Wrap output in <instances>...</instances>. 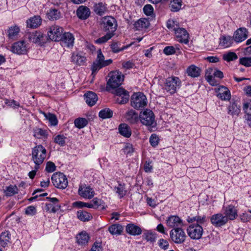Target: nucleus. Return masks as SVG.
<instances>
[{
    "instance_id": "f257e3e1",
    "label": "nucleus",
    "mask_w": 251,
    "mask_h": 251,
    "mask_svg": "<svg viewBox=\"0 0 251 251\" xmlns=\"http://www.w3.org/2000/svg\"><path fill=\"white\" fill-rule=\"evenodd\" d=\"M47 151L42 145H38L32 149V159L35 165L40 166L46 157Z\"/></svg>"
},
{
    "instance_id": "f03ea898",
    "label": "nucleus",
    "mask_w": 251,
    "mask_h": 251,
    "mask_svg": "<svg viewBox=\"0 0 251 251\" xmlns=\"http://www.w3.org/2000/svg\"><path fill=\"white\" fill-rule=\"evenodd\" d=\"M181 84V80L178 77H169L165 80L164 88L170 94H173L176 92L177 89L180 87Z\"/></svg>"
},
{
    "instance_id": "7ed1b4c3",
    "label": "nucleus",
    "mask_w": 251,
    "mask_h": 251,
    "mask_svg": "<svg viewBox=\"0 0 251 251\" xmlns=\"http://www.w3.org/2000/svg\"><path fill=\"white\" fill-rule=\"evenodd\" d=\"M101 25L104 31L114 34L117 28L116 19L110 16H105L101 19Z\"/></svg>"
},
{
    "instance_id": "20e7f679",
    "label": "nucleus",
    "mask_w": 251,
    "mask_h": 251,
    "mask_svg": "<svg viewBox=\"0 0 251 251\" xmlns=\"http://www.w3.org/2000/svg\"><path fill=\"white\" fill-rule=\"evenodd\" d=\"M146 96L141 92L134 93L131 98V105L136 109H140L147 105Z\"/></svg>"
},
{
    "instance_id": "39448f33",
    "label": "nucleus",
    "mask_w": 251,
    "mask_h": 251,
    "mask_svg": "<svg viewBox=\"0 0 251 251\" xmlns=\"http://www.w3.org/2000/svg\"><path fill=\"white\" fill-rule=\"evenodd\" d=\"M154 119L153 112L148 109L141 111L139 115V120L141 123L147 126H154L155 125Z\"/></svg>"
},
{
    "instance_id": "423d86ee",
    "label": "nucleus",
    "mask_w": 251,
    "mask_h": 251,
    "mask_svg": "<svg viewBox=\"0 0 251 251\" xmlns=\"http://www.w3.org/2000/svg\"><path fill=\"white\" fill-rule=\"evenodd\" d=\"M110 78L107 81V85L111 88H118L124 80V75L119 71H114L109 74Z\"/></svg>"
},
{
    "instance_id": "0eeeda50",
    "label": "nucleus",
    "mask_w": 251,
    "mask_h": 251,
    "mask_svg": "<svg viewBox=\"0 0 251 251\" xmlns=\"http://www.w3.org/2000/svg\"><path fill=\"white\" fill-rule=\"evenodd\" d=\"M51 179L53 185L58 188L64 189L68 185L67 178L63 173L60 172L54 173L52 175Z\"/></svg>"
},
{
    "instance_id": "6e6552de",
    "label": "nucleus",
    "mask_w": 251,
    "mask_h": 251,
    "mask_svg": "<svg viewBox=\"0 0 251 251\" xmlns=\"http://www.w3.org/2000/svg\"><path fill=\"white\" fill-rule=\"evenodd\" d=\"M171 240L176 244H180L184 243L186 240V235L181 227L173 229L170 232Z\"/></svg>"
},
{
    "instance_id": "1a4fd4ad",
    "label": "nucleus",
    "mask_w": 251,
    "mask_h": 251,
    "mask_svg": "<svg viewBox=\"0 0 251 251\" xmlns=\"http://www.w3.org/2000/svg\"><path fill=\"white\" fill-rule=\"evenodd\" d=\"M189 236L192 239H200L203 234V228L199 224H191L187 229Z\"/></svg>"
},
{
    "instance_id": "9d476101",
    "label": "nucleus",
    "mask_w": 251,
    "mask_h": 251,
    "mask_svg": "<svg viewBox=\"0 0 251 251\" xmlns=\"http://www.w3.org/2000/svg\"><path fill=\"white\" fill-rule=\"evenodd\" d=\"M63 28L57 25H52L50 26L48 32L49 38L52 41H59L63 34Z\"/></svg>"
},
{
    "instance_id": "9b49d317",
    "label": "nucleus",
    "mask_w": 251,
    "mask_h": 251,
    "mask_svg": "<svg viewBox=\"0 0 251 251\" xmlns=\"http://www.w3.org/2000/svg\"><path fill=\"white\" fill-rule=\"evenodd\" d=\"M71 62L77 66L85 65L87 58L85 55V53L81 51H74L72 53Z\"/></svg>"
},
{
    "instance_id": "f8f14e48",
    "label": "nucleus",
    "mask_w": 251,
    "mask_h": 251,
    "mask_svg": "<svg viewBox=\"0 0 251 251\" xmlns=\"http://www.w3.org/2000/svg\"><path fill=\"white\" fill-rule=\"evenodd\" d=\"M211 224L216 227H220L226 225L228 221L226 217L222 213L213 215L210 218Z\"/></svg>"
},
{
    "instance_id": "ddd939ff",
    "label": "nucleus",
    "mask_w": 251,
    "mask_h": 251,
    "mask_svg": "<svg viewBox=\"0 0 251 251\" xmlns=\"http://www.w3.org/2000/svg\"><path fill=\"white\" fill-rule=\"evenodd\" d=\"M11 50L14 53L25 54L27 52V47L24 41H20L12 45Z\"/></svg>"
},
{
    "instance_id": "4468645a",
    "label": "nucleus",
    "mask_w": 251,
    "mask_h": 251,
    "mask_svg": "<svg viewBox=\"0 0 251 251\" xmlns=\"http://www.w3.org/2000/svg\"><path fill=\"white\" fill-rule=\"evenodd\" d=\"M75 38L73 34L70 32H64L61 36V42L62 46L68 48H72L74 44Z\"/></svg>"
},
{
    "instance_id": "2eb2a0df",
    "label": "nucleus",
    "mask_w": 251,
    "mask_h": 251,
    "mask_svg": "<svg viewBox=\"0 0 251 251\" xmlns=\"http://www.w3.org/2000/svg\"><path fill=\"white\" fill-rule=\"evenodd\" d=\"M175 34L179 42L185 44L189 43V35L185 28L179 27Z\"/></svg>"
},
{
    "instance_id": "dca6fc26",
    "label": "nucleus",
    "mask_w": 251,
    "mask_h": 251,
    "mask_svg": "<svg viewBox=\"0 0 251 251\" xmlns=\"http://www.w3.org/2000/svg\"><path fill=\"white\" fill-rule=\"evenodd\" d=\"M166 224L170 228L181 227L183 226V222L179 217L172 216L166 220Z\"/></svg>"
},
{
    "instance_id": "f3484780",
    "label": "nucleus",
    "mask_w": 251,
    "mask_h": 251,
    "mask_svg": "<svg viewBox=\"0 0 251 251\" xmlns=\"http://www.w3.org/2000/svg\"><path fill=\"white\" fill-rule=\"evenodd\" d=\"M237 213V209L232 205H228L224 207V214L227 221L235 219L238 216Z\"/></svg>"
},
{
    "instance_id": "a211bd4d",
    "label": "nucleus",
    "mask_w": 251,
    "mask_h": 251,
    "mask_svg": "<svg viewBox=\"0 0 251 251\" xmlns=\"http://www.w3.org/2000/svg\"><path fill=\"white\" fill-rule=\"evenodd\" d=\"M248 30L246 28L240 27L236 30L233 35V38L236 42H241L248 37Z\"/></svg>"
},
{
    "instance_id": "6ab92c4d",
    "label": "nucleus",
    "mask_w": 251,
    "mask_h": 251,
    "mask_svg": "<svg viewBox=\"0 0 251 251\" xmlns=\"http://www.w3.org/2000/svg\"><path fill=\"white\" fill-rule=\"evenodd\" d=\"M25 37L30 42L34 43H41L44 38L43 34L41 32L37 31L27 33Z\"/></svg>"
},
{
    "instance_id": "aec40b11",
    "label": "nucleus",
    "mask_w": 251,
    "mask_h": 251,
    "mask_svg": "<svg viewBox=\"0 0 251 251\" xmlns=\"http://www.w3.org/2000/svg\"><path fill=\"white\" fill-rule=\"evenodd\" d=\"M217 97L222 100H228L231 97L229 90L226 87L221 86L216 90Z\"/></svg>"
},
{
    "instance_id": "412c9836",
    "label": "nucleus",
    "mask_w": 251,
    "mask_h": 251,
    "mask_svg": "<svg viewBox=\"0 0 251 251\" xmlns=\"http://www.w3.org/2000/svg\"><path fill=\"white\" fill-rule=\"evenodd\" d=\"M78 192L81 197L85 199H91L94 196V191L89 186H80Z\"/></svg>"
},
{
    "instance_id": "4be33fe9",
    "label": "nucleus",
    "mask_w": 251,
    "mask_h": 251,
    "mask_svg": "<svg viewBox=\"0 0 251 251\" xmlns=\"http://www.w3.org/2000/svg\"><path fill=\"white\" fill-rule=\"evenodd\" d=\"M90 9L86 6L81 5L76 10V15L81 20H86L90 16Z\"/></svg>"
},
{
    "instance_id": "5701e85b",
    "label": "nucleus",
    "mask_w": 251,
    "mask_h": 251,
    "mask_svg": "<svg viewBox=\"0 0 251 251\" xmlns=\"http://www.w3.org/2000/svg\"><path fill=\"white\" fill-rule=\"evenodd\" d=\"M76 239L78 245L83 247L87 245L90 236L86 231H82L76 235Z\"/></svg>"
},
{
    "instance_id": "b1692460",
    "label": "nucleus",
    "mask_w": 251,
    "mask_h": 251,
    "mask_svg": "<svg viewBox=\"0 0 251 251\" xmlns=\"http://www.w3.org/2000/svg\"><path fill=\"white\" fill-rule=\"evenodd\" d=\"M126 232L133 236H138L142 233L141 228L134 224H128L126 227Z\"/></svg>"
},
{
    "instance_id": "393cba45",
    "label": "nucleus",
    "mask_w": 251,
    "mask_h": 251,
    "mask_svg": "<svg viewBox=\"0 0 251 251\" xmlns=\"http://www.w3.org/2000/svg\"><path fill=\"white\" fill-rule=\"evenodd\" d=\"M126 120L130 124H134L137 123L139 120V116L134 110L131 109L125 114Z\"/></svg>"
},
{
    "instance_id": "a878e982",
    "label": "nucleus",
    "mask_w": 251,
    "mask_h": 251,
    "mask_svg": "<svg viewBox=\"0 0 251 251\" xmlns=\"http://www.w3.org/2000/svg\"><path fill=\"white\" fill-rule=\"evenodd\" d=\"M84 96L86 102L90 106L94 105L98 99L96 94L92 91L85 93Z\"/></svg>"
},
{
    "instance_id": "bb28decb",
    "label": "nucleus",
    "mask_w": 251,
    "mask_h": 251,
    "mask_svg": "<svg viewBox=\"0 0 251 251\" xmlns=\"http://www.w3.org/2000/svg\"><path fill=\"white\" fill-rule=\"evenodd\" d=\"M42 23L41 18L39 16H34L26 21L27 26L30 28H37Z\"/></svg>"
},
{
    "instance_id": "cd10ccee",
    "label": "nucleus",
    "mask_w": 251,
    "mask_h": 251,
    "mask_svg": "<svg viewBox=\"0 0 251 251\" xmlns=\"http://www.w3.org/2000/svg\"><path fill=\"white\" fill-rule=\"evenodd\" d=\"M150 25L149 20L146 18H141L136 21L134 24V28L137 30L147 28Z\"/></svg>"
},
{
    "instance_id": "c85d7f7f",
    "label": "nucleus",
    "mask_w": 251,
    "mask_h": 251,
    "mask_svg": "<svg viewBox=\"0 0 251 251\" xmlns=\"http://www.w3.org/2000/svg\"><path fill=\"white\" fill-rule=\"evenodd\" d=\"M119 133L123 136L129 138L131 135V129L126 124H121L119 126Z\"/></svg>"
},
{
    "instance_id": "c756f323",
    "label": "nucleus",
    "mask_w": 251,
    "mask_h": 251,
    "mask_svg": "<svg viewBox=\"0 0 251 251\" xmlns=\"http://www.w3.org/2000/svg\"><path fill=\"white\" fill-rule=\"evenodd\" d=\"M201 69L194 65L190 66L187 69V73L189 76L192 77H198L200 75Z\"/></svg>"
},
{
    "instance_id": "7c9ffc66",
    "label": "nucleus",
    "mask_w": 251,
    "mask_h": 251,
    "mask_svg": "<svg viewBox=\"0 0 251 251\" xmlns=\"http://www.w3.org/2000/svg\"><path fill=\"white\" fill-rule=\"evenodd\" d=\"M106 11L107 7L104 3L101 2H100L94 4V11L97 15L99 16H102L105 14Z\"/></svg>"
},
{
    "instance_id": "2f4dec72",
    "label": "nucleus",
    "mask_w": 251,
    "mask_h": 251,
    "mask_svg": "<svg viewBox=\"0 0 251 251\" xmlns=\"http://www.w3.org/2000/svg\"><path fill=\"white\" fill-rule=\"evenodd\" d=\"M143 238L151 243H154L156 238V234L155 232L150 230H145L143 235Z\"/></svg>"
},
{
    "instance_id": "473e14b6",
    "label": "nucleus",
    "mask_w": 251,
    "mask_h": 251,
    "mask_svg": "<svg viewBox=\"0 0 251 251\" xmlns=\"http://www.w3.org/2000/svg\"><path fill=\"white\" fill-rule=\"evenodd\" d=\"M108 230L112 235H120L123 230V227L120 224H114L109 227Z\"/></svg>"
},
{
    "instance_id": "72a5a7b5",
    "label": "nucleus",
    "mask_w": 251,
    "mask_h": 251,
    "mask_svg": "<svg viewBox=\"0 0 251 251\" xmlns=\"http://www.w3.org/2000/svg\"><path fill=\"white\" fill-rule=\"evenodd\" d=\"M228 113L234 116L238 115L240 112V106L236 102H232L228 106Z\"/></svg>"
},
{
    "instance_id": "f704fd0d",
    "label": "nucleus",
    "mask_w": 251,
    "mask_h": 251,
    "mask_svg": "<svg viewBox=\"0 0 251 251\" xmlns=\"http://www.w3.org/2000/svg\"><path fill=\"white\" fill-rule=\"evenodd\" d=\"M19 190L16 185H10L5 187L4 193L6 196L11 197L18 194Z\"/></svg>"
},
{
    "instance_id": "c9c22d12",
    "label": "nucleus",
    "mask_w": 251,
    "mask_h": 251,
    "mask_svg": "<svg viewBox=\"0 0 251 251\" xmlns=\"http://www.w3.org/2000/svg\"><path fill=\"white\" fill-rule=\"evenodd\" d=\"M47 16L50 20L54 21L59 19L61 14L56 9H50L47 13Z\"/></svg>"
},
{
    "instance_id": "e433bc0d",
    "label": "nucleus",
    "mask_w": 251,
    "mask_h": 251,
    "mask_svg": "<svg viewBox=\"0 0 251 251\" xmlns=\"http://www.w3.org/2000/svg\"><path fill=\"white\" fill-rule=\"evenodd\" d=\"M77 216L80 220L83 222L88 221L92 218V215L89 213L83 210L77 211Z\"/></svg>"
},
{
    "instance_id": "4c0bfd02",
    "label": "nucleus",
    "mask_w": 251,
    "mask_h": 251,
    "mask_svg": "<svg viewBox=\"0 0 251 251\" xmlns=\"http://www.w3.org/2000/svg\"><path fill=\"white\" fill-rule=\"evenodd\" d=\"M10 234L8 231L2 232L0 235V243L1 245L5 247L10 240Z\"/></svg>"
},
{
    "instance_id": "58836bf2",
    "label": "nucleus",
    "mask_w": 251,
    "mask_h": 251,
    "mask_svg": "<svg viewBox=\"0 0 251 251\" xmlns=\"http://www.w3.org/2000/svg\"><path fill=\"white\" fill-rule=\"evenodd\" d=\"M166 26L170 30L176 32L180 27L179 23L174 20L169 19L167 21Z\"/></svg>"
},
{
    "instance_id": "ea45409f",
    "label": "nucleus",
    "mask_w": 251,
    "mask_h": 251,
    "mask_svg": "<svg viewBox=\"0 0 251 251\" xmlns=\"http://www.w3.org/2000/svg\"><path fill=\"white\" fill-rule=\"evenodd\" d=\"M214 70L212 68H208L205 71V77L207 81L212 85L215 84V80L213 77V73Z\"/></svg>"
},
{
    "instance_id": "a19ab883",
    "label": "nucleus",
    "mask_w": 251,
    "mask_h": 251,
    "mask_svg": "<svg viewBox=\"0 0 251 251\" xmlns=\"http://www.w3.org/2000/svg\"><path fill=\"white\" fill-rule=\"evenodd\" d=\"M181 0H173L171 1L169 7L172 11L176 12L181 9L182 5Z\"/></svg>"
},
{
    "instance_id": "79ce46f5",
    "label": "nucleus",
    "mask_w": 251,
    "mask_h": 251,
    "mask_svg": "<svg viewBox=\"0 0 251 251\" xmlns=\"http://www.w3.org/2000/svg\"><path fill=\"white\" fill-rule=\"evenodd\" d=\"M41 113L44 115L46 119L49 121L51 125L56 126L57 124L58 121L55 115L50 113H46L43 111H41Z\"/></svg>"
},
{
    "instance_id": "37998d69",
    "label": "nucleus",
    "mask_w": 251,
    "mask_h": 251,
    "mask_svg": "<svg viewBox=\"0 0 251 251\" xmlns=\"http://www.w3.org/2000/svg\"><path fill=\"white\" fill-rule=\"evenodd\" d=\"M34 136L37 138L40 139L47 137V131L42 128L36 127L33 130Z\"/></svg>"
},
{
    "instance_id": "c03bdc74",
    "label": "nucleus",
    "mask_w": 251,
    "mask_h": 251,
    "mask_svg": "<svg viewBox=\"0 0 251 251\" xmlns=\"http://www.w3.org/2000/svg\"><path fill=\"white\" fill-rule=\"evenodd\" d=\"M99 115L103 119L110 118L112 117L113 111L109 108H105L100 111Z\"/></svg>"
},
{
    "instance_id": "a18cd8bd",
    "label": "nucleus",
    "mask_w": 251,
    "mask_h": 251,
    "mask_svg": "<svg viewBox=\"0 0 251 251\" xmlns=\"http://www.w3.org/2000/svg\"><path fill=\"white\" fill-rule=\"evenodd\" d=\"M74 124L76 127L82 128L88 124V121L85 118H79L75 120Z\"/></svg>"
},
{
    "instance_id": "49530a36",
    "label": "nucleus",
    "mask_w": 251,
    "mask_h": 251,
    "mask_svg": "<svg viewBox=\"0 0 251 251\" xmlns=\"http://www.w3.org/2000/svg\"><path fill=\"white\" fill-rule=\"evenodd\" d=\"M19 31L20 28L18 26H11L8 30V36L9 38H13L19 33Z\"/></svg>"
},
{
    "instance_id": "de8ad7c7",
    "label": "nucleus",
    "mask_w": 251,
    "mask_h": 251,
    "mask_svg": "<svg viewBox=\"0 0 251 251\" xmlns=\"http://www.w3.org/2000/svg\"><path fill=\"white\" fill-rule=\"evenodd\" d=\"M238 56L234 52L229 51L223 55V59L227 62H230L237 59Z\"/></svg>"
},
{
    "instance_id": "09e8293b",
    "label": "nucleus",
    "mask_w": 251,
    "mask_h": 251,
    "mask_svg": "<svg viewBox=\"0 0 251 251\" xmlns=\"http://www.w3.org/2000/svg\"><path fill=\"white\" fill-rule=\"evenodd\" d=\"M114 35V34L112 33L107 32L104 36L97 39L95 42L99 44L104 43L110 39Z\"/></svg>"
},
{
    "instance_id": "8fccbe9b",
    "label": "nucleus",
    "mask_w": 251,
    "mask_h": 251,
    "mask_svg": "<svg viewBox=\"0 0 251 251\" xmlns=\"http://www.w3.org/2000/svg\"><path fill=\"white\" fill-rule=\"evenodd\" d=\"M115 190L121 198H123L126 193L125 185L121 184H119L118 186H115Z\"/></svg>"
},
{
    "instance_id": "3c124183",
    "label": "nucleus",
    "mask_w": 251,
    "mask_h": 251,
    "mask_svg": "<svg viewBox=\"0 0 251 251\" xmlns=\"http://www.w3.org/2000/svg\"><path fill=\"white\" fill-rule=\"evenodd\" d=\"M66 139V137L64 135L59 134L54 137L53 140L56 144L60 146H64L65 144Z\"/></svg>"
},
{
    "instance_id": "603ef678",
    "label": "nucleus",
    "mask_w": 251,
    "mask_h": 251,
    "mask_svg": "<svg viewBox=\"0 0 251 251\" xmlns=\"http://www.w3.org/2000/svg\"><path fill=\"white\" fill-rule=\"evenodd\" d=\"M102 67H104L101 62H98L95 61L93 62L91 67L92 74L95 75L96 73Z\"/></svg>"
},
{
    "instance_id": "864d4df0",
    "label": "nucleus",
    "mask_w": 251,
    "mask_h": 251,
    "mask_svg": "<svg viewBox=\"0 0 251 251\" xmlns=\"http://www.w3.org/2000/svg\"><path fill=\"white\" fill-rule=\"evenodd\" d=\"M73 206L75 207H77L78 208H82L83 207H87L88 208H93L94 207L93 203H86L82 201H75L73 203Z\"/></svg>"
},
{
    "instance_id": "5fc2aeb1",
    "label": "nucleus",
    "mask_w": 251,
    "mask_h": 251,
    "mask_svg": "<svg viewBox=\"0 0 251 251\" xmlns=\"http://www.w3.org/2000/svg\"><path fill=\"white\" fill-rule=\"evenodd\" d=\"M231 39L230 37H226L223 36L220 39V44L224 47H229L231 44Z\"/></svg>"
},
{
    "instance_id": "6e6d98bb",
    "label": "nucleus",
    "mask_w": 251,
    "mask_h": 251,
    "mask_svg": "<svg viewBox=\"0 0 251 251\" xmlns=\"http://www.w3.org/2000/svg\"><path fill=\"white\" fill-rule=\"evenodd\" d=\"M129 95L128 92L124 94L122 96H120L119 98H117V101L120 104L126 103L129 100Z\"/></svg>"
},
{
    "instance_id": "4d7b16f0",
    "label": "nucleus",
    "mask_w": 251,
    "mask_h": 251,
    "mask_svg": "<svg viewBox=\"0 0 251 251\" xmlns=\"http://www.w3.org/2000/svg\"><path fill=\"white\" fill-rule=\"evenodd\" d=\"M240 64L245 66L246 67L251 66V57H242L240 58Z\"/></svg>"
},
{
    "instance_id": "13d9d810",
    "label": "nucleus",
    "mask_w": 251,
    "mask_h": 251,
    "mask_svg": "<svg viewBox=\"0 0 251 251\" xmlns=\"http://www.w3.org/2000/svg\"><path fill=\"white\" fill-rule=\"evenodd\" d=\"M143 10L144 13L147 16H152L153 14V8L150 4L145 5Z\"/></svg>"
},
{
    "instance_id": "bf43d9fd",
    "label": "nucleus",
    "mask_w": 251,
    "mask_h": 251,
    "mask_svg": "<svg viewBox=\"0 0 251 251\" xmlns=\"http://www.w3.org/2000/svg\"><path fill=\"white\" fill-rule=\"evenodd\" d=\"M110 46L112 51L114 53L119 52L125 49V47L120 48L118 46V43L117 42H113L111 44Z\"/></svg>"
},
{
    "instance_id": "052dcab7",
    "label": "nucleus",
    "mask_w": 251,
    "mask_h": 251,
    "mask_svg": "<svg viewBox=\"0 0 251 251\" xmlns=\"http://www.w3.org/2000/svg\"><path fill=\"white\" fill-rule=\"evenodd\" d=\"M158 244L159 247L164 250H167L169 246L168 242L163 239H159Z\"/></svg>"
},
{
    "instance_id": "680f3d73",
    "label": "nucleus",
    "mask_w": 251,
    "mask_h": 251,
    "mask_svg": "<svg viewBox=\"0 0 251 251\" xmlns=\"http://www.w3.org/2000/svg\"><path fill=\"white\" fill-rule=\"evenodd\" d=\"M163 53L167 55L173 54L176 53L175 48L174 46H167L164 49Z\"/></svg>"
},
{
    "instance_id": "e2e57ef3",
    "label": "nucleus",
    "mask_w": 251,
    "mask_h": 251,
    "mask_svg": "<svg viewBox=\"0 0 251 251\" xmlns=\"http://www.w3.org/2000/svg\"><path fill=\"white\" fill-rule=\"evenodd\" d=\"M158 141L159 138L156 134H153L151 136L150 142L152 147L156 146L158 144Z\"/></svg>"
},
{
    "instance_id": "0e129e2a",
    "label": "nucleus",
    "mask_w": 251,
    "mask_h": 251,
    "mask_svg": "<svg viewBox=\"0 0 251 251\" xmlns=\"http://www.w3.org/2000/svg\"><path fill=\"white\" fill-rule=\"evenodd\" d=\"M56 166L52 162H48L46 165V170L48 173H52L55 170Z\"/></svg>"
},
{
    "instance_id": "69168bd1",
    "label": "nucleus",
    "mask_w": 251,
    "mask_h": 251,
    "mask_svg": "<svg viewBox=\"0 0 251 251\" xmlns=\"http://www.w3.org/2000/svg\"><path fill=\"white\" fill-rule=\"evenodd\" d=\"M25 212L27 215L33 216L36 213V209L34 206H29L26 208Z\"/></svg>"
},
{
    "instance_id": "338daca9",
    "label": "nucleus",
    "mask_w": 251,
    "mask_h": 251,
    "mask_svg": "<svg viewBox=\"0 0 251 251\" xmlns=\"http://www.w3.org/2000/svg\"><path fill=\"white\" fill-rule=\"evenodd\" d=\"M124 152L126 154H129L134 151V148L132 144L127 143L123 149Z\"/></svg>"
},
{
    "instance_id": "774afa93",
    "label": "nucleus",
    "mask_w": 251,
    "mask_h": 251,
    "mask_svg": "<svg viewBox=\"0 0 251 251\" xmlns=\"http://www.w3.org/2000/svg\"><path fill=\"white\" fill-rule=\"evenodd\" d=\"M243 109L247 114H251V101L244 103Z\"/></svg>"
}]
</instances>
